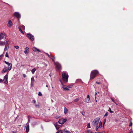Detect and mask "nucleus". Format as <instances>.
Wrapping results in <instances>:
<instances>
[{
  "mask_svg": "<svg viewBox=\"0 0 133 133\" xmlns=\"http://www.w3.org/2000/svg\"><path fill=\"white\" fill-rule=\"evenodd\" d=\"M62 76L63 80L65 83L67 82L68 81V75L65 72H63L62 74Z\"/></svg>",
  "mask_w": 133,
  "mask_h": 133,
  "instance_id": "f257e3e1",
  "label": "nucleus"
},
{
  "mask_svg": "<svg viewBox=\"0 0 133 133\" xmlns=\"http://www.w3.org/2000/svg\"><path fill=\"white\" fill-rule=\"evenodd\" d=\"M98 71L96 70H94L92 71L90 74V79H93L98 73Z\"/></svg>",
  "mask_w": 133,
  "mask_h": 133,
  "instance_id": "f03ea898",
  "label": "nucleus"
},
{
  "mask_svg": "<svg viewBox=\"0 0 133 133\" xmlns=\"http://www.w3.org/2000/svg\"><path fill=\"white\" fill-rule=\"evenodd\" d=\"M100 118H97L95 119L92 122L93 125L94 126L98 125V124L99 123Z\"/></svg>",
  "mask_w": 133,
  "mask_h": 133,
  "instance_id": "7ed1b4c3",
  "label": "nucleus"
},
{
  "mask_svg": "<svg viewBox=\"0 0 133 133\" xmlns=\"http://www.w3.org/2000/svg\"><path fill=\"white\" fill-rule=\"evenodd\" d=\"M54 63L56 70H60L61 69V66L60 64L57 62H54Z\"/></svg>",
  "mask_w": 133,
  "mask_h": 133,
  "instance_id": "20e7f679",
  "label": "nucleus"
},
{
  "mask_svg": "<svg viewBox=\"0 0 133 133\" xmlns=\"http://www.w3.org/2000/svg\"><path fill=\"white\" fill-rule=\"evenodd\" d=\"M27 36L28 38L29 39L32 41L34 40V37L30 33H28L27 34Z\"/></svg>",
  "mask_w": 133,
  "mask_h": 133,
  "instance_id": "39448f33",
  "label": "nucleus"
},
{
  "mask_svg": "<svg viewBox=\"0 0 133 133\" xmlns=\"http://www.w3.org/2000/svg\"><path fill=\"white\" fill-rule=\"evenodd\" d=\"M67 121L66 118L61 119L59 120L58 122L60 124H62L65 123Z\"/></svg>",
  "mask_w": 133,
  "mask_h": 133,
  "instance_id": "423d86ee",
  "label": "nucleus"
},
{
  "mask_svg": "<svg viewBox=\"0 0 133 133\" xmlns=\"http://www.w3.org/2000/svg\"><path fill=\"white\" fill-rule=\"evenodd\" d=\"M8 44V42L7 41H5L4 42L0 41V46H3L4 45H7Z\"/></svg>",
  "mask_w": 133,
  "mask_h": 133,
  "instance_id": "0eeeda50",
  "label": "nucleus"
},
{
  "mask_svg": "<svg viewBox=\"0 0 133 133\" xmlns=\"http://www.w3.org/2000/svg\"><path fill=\"white\" fill-rule=\"evenodd\" d=\"M8 74H6L5 76L4 77V79L3 81H4L5 83L7 84L8 83Z\"/></svg>",
  "mask_w": 133,
  "mask_h": 133,
  "instance_id": "6e6552de",
  "label": "nucleus"
},
{
  "mask_svg": "<svg viewBox=\"0 0 133 133\" xmlns=\"http://www.w3.org/2000/svg\"><path fill=\"white\" fill-rule=\"evenodd\" d=\"M14 16L18 18H19L21 17L20 14L19 13L17 12L14 13Z\"/></svg>",
  "mask_w": 133,
  "mask_h": 133,
  "instance_id": "1a4fd4ad",
  "label": "nucleus"
},
{
  "mask_svg": "<svg viewBox=\"0 0 133 133\" xmlns=\"http://www.w3.org/2000/svg\"><path fill=\"white\" fill-rule=\"evenodd\" d=\"M60 81L62 85L63 86L62 87V88L63 89V90L65 91V90H69V89L67 87H64V85H63V83L62 82V81H61V79H60Z\"/></svg>",
  "mask_w": 133,
  "mask_h": 133,
  "instance_id": "9d476101",
  "label": "nucleus"
},
{
  "mask_svg": "<svg viewBox=\"0 0 133 133\" xmlns=\"http://www.w3.org/2000/svg\"><path fill=\"white\" fill-rule=\"evenodd\" d=\"M85 101L87 103H89L90 101V96L89 95H88L87 96V98L85 99Z\"/></svg>",
  "mask_w": 133,
  "mask_h": 133,
  "instance_id": "9b49d317",
  "label": "nucleus"
},
{
  "mask_svg": "<svg viewBox=\"0 0 133 133\" xmlns=\"http://www.w3.org/2000/svg\"><path fill=\"white\" fill-rule=\"evenodd\" d=\"M5 36L4 34L2 33L0 34V40L2 39H5Z\"/></svg>",
  "mask_w": 133,
  "mask_h": 133,
  "instance_id": "f8f14e48",
  "label": "nucleus"
},
{
  "mask_svg": "<svg viewBox=\"0 0 133 133\" xmlns=\"http://www.w3.org/2000/svg\"><path fill=\"white\" fill-rule=\"evenodd\" d=\"M13 25L12 22L11 20L9 21L8 24H7V26L9 28L11 27Z\"/></svg>",
  "mask_w": 133,
  "mask_h": 133,
  "instance_id": "ddd939ff",
  "label": "nucleus"
},
{
  "mask_svg": "<svg viewBox=\"0 0 133 133\" xmlns=\"http://www.w3.org/2000/svg\"><path fill=\"white\" fill-rule=\"evenodd\" d=\"M35 81L34 77L33 76L32 77L31 79V87H32L34 86V83Z\"/></svg>",
  "mask_w": 133,
  "mask_h": 133,
  "instance_id": "4468645a",
  "label": "nucleus"
},
{
  "mask_svg": "<svg viewBox=\"0 0 133 133\" xmlns=\"http://www.w3.org/2000/svg\"><path fill=\"white\" fill-rule=\"evenodd\" d=\"M102 122L101 121H100L99 123V126L98 125L96 126V131H97V130L99 128V127L100 128L101 127L102 125Z\"/></svg>",
  "mask_w": 133,
  "mask_h": 133,
  "instance_id": "2eb2a0df",
  "label": "nucleus"
},
{
  "mask_svg": "<svg viewBox=\"0 0 133 133\" xmlns=\"http://www.w3.org/2000/svg\"><path fill=\"white\" fill-rule=\"evenodd\" d=\"M29 48L28 47H26L25 48V50L24 51L25 54H27L29 52Z\"/></svg>",
  "mask_w": 133,
  "mask_h": 133,
  "instance_id": "dca6fc26",
  "label": "nucleus"
},
{
  "mask_svg": "<svg viewBox=\"0 0 133 133\" xmlns=\"http://www.w3.org/2000/svg\"><path fill=\"white\" fill-rule=\"evenodd\" d=\"M32 50L34 51L35 52H36L37 51L39 52H40V50L39 49H38L35 47H34L33 48Z\"/></svg>",
  "mask_w": 133,
  "mask_h": 133,
  "instance_id": "f3484780",
  "label": "nucleus"
},
{
  "mask_svg": "<svg viewBox=\"0 0 133 133\" xmlns=\"http://www.w3.org/2000/svg\"><path fill=\"white\" fill-rule=\"evenodd\" d=\"M26 125H27L26 127V132H29V123H27L26 124Z\"/></svg>",
  "mask_w": 133,
  "mask_h": 133,
  "instance_id": "a211bd4d",
  "label": "nucleus"
},
{
  "mask_svg": "<svg viewBox=\"0 0 133 133\" xmlns=\"http://www.w3.org/2000/svg\"><path fill=\"white\" fill-rule=\"evenodd\" d=\"M12 67V64L11 63L8 66V70L10 71Z\"/></svg>",
  "mask_w": 133,
  "mask_h": 133,
  "instance_id": "6ab92c4d",
  "label": "nucleus"
},
{
  "mask_svg": "<svg viewBox=\"0 0 133 133\" xmlns=\"http://www.w3.org/2000/svg\"><path fill=\"white\" fill-rule=\"evenodd\" d=\"M9 48V45H6L5 46V48L4 49V51H6Z\"/></svg>",
  "mask_w": 133,
  "mask_h": 133,
  "instance_id": "aec40b11",
  "label": "nucleus"
},
{
  "mask_svg": "<svg viewBox=\"0 0 133 133\" xmlns=\"http://www.w3.org/2000/svg\"><path fill=\"white\" fill-rule=\"evenodd\" d=\"M7 71H8V70L5 67L3 69L2 71V73H5V72H7Z\"/></svg>",
  "mask_w": 133,
  "mask_h": 133,
  "instance_id": "412c9836",
  "label": "nucleus"
},
{
  "mask_svg": "<svg viewBox=\"0 0 133 133\" xmlns=\"http://www.w3.org/2000/svg\"><path fill=\"white\" fill-rule=\"evenodd\" d=\"M63 132H64V133H71L69 130H67L66 129H65L63 130Z\"/></svg>",
  "mask_w": 133,
  "mask_h": 133,
  "instance_id": "4be33fe9",
  "label": "nucleus"
},
{
  "mask_svg": "<svg viewBox=\"0 0 133 133\" xmlns=\"http://www.w3.org/2000/svg\"><path fill=\"white\" fill-rule=\"evenodd\" d=\"M68 112V110L66 108L64 107V113L65 114H66Z\"/></svg>",
  "mask_w": 133,
  "mask_h": 133,
  "instance_id": "5701e85b",
  "label": "nucleus"
},
{
  "mask_svg": "<svg viewBox=\"0 0 133 133\" xmlns=\"http://www.w3.org/2000/svg\"><path fill=\"white\" fill-rule=\"evenodd\" d=\"M36 69L35 68H34L33 69H32L31 70V72L32 73L34 74L35 73V72L36 71Z\"/></svg>",
  "mask_w": 133,
  "mask_h": 133,
  "instance_id": "b1692460",
  "label": "nucleus"
},
{
  "mask_svg": "<svg viewBox=\"0 0 133 133\" xmlns=\"http://www.w3.org/2000/svg\"><path fill=\"white\" fill-rule=\"evenodd\" d=\"M19 30L20 31V32L22 33H23V31H22V30L21 29V27L20 26H19Z\"/></svg>",
  "mask_w": 133,
  "mask_h": 133,
  "instance_id": "393cba45",
  "label": "nucleus"
},
{
  "mask_svg": "<svg viewBox=\"0 0 133 133\" xmlns=\"http://www.w3.org/2000/svg\"><path fill=\"white\" fill-rule=\"evenodd\" d=\"M21 28H22L24 30L25 28V27L23 25H21L20 26Z\"/></svg>",
  "mask_w": 133,
  "mask_h": 133,
  "instance_id": "a878e982",
  "label": "nucleus"
},
{
  "mask_svg": "<svg viewBox=\"0 0 133 133\" xmlns=\"http://www.w3.org/2000/svg\"><path fill=\"white\" fill-rule=\"evenodd\" d=\"M109 111L111 113H113L114 112L111 110V109L110 108H109Z\"/></svg>",
  "mask_w": 133,
  "mask_h": 133,
  "instance_id": "bb28decb",
  "label": "nucleus"
},
{
  "mask_svg": "<svg viewBox=\"0 0 133 133\" xmlns=\"http://www.w3.org/2000/svg\"><path fill=\"white\" fill-rule=\"evenodd\" d=\"M51 56L53 57V58H51V59L54 62V59H55V57L52 55H51Z\"/></svg>",
  "mask_w": 133,
  "mask_h": 133,
  "instance_id": "cd10ccee",
  "label": "nucleus"
},
{
  "mask_svg": "<svg viewBox=\"0 0 133 133\" xmlns=\"http://www.w3.org/2000/svg\"><path fill=\"white\" fill-rule=\"evenodd\" d=\"M79 100V99L78 98H76L74 100V101L75 102H77Z\"/></svg>",
  "mask_w": 133,
  "mask_h": 133,
  "instance_id": "c85d7f7f",
  "label": "nucleus"
},
{
  "mask_svg": "<svg viewBox=\"0 0 133 133\" xmlns=\"http://www.w3.org/2000/svg\"><path fill=\"white\" fill-rule=\"evenodd\" d=\"M56 133H62V132L61 130H59Z\"/></svg>",
  "mask_w": 133,
  "mask_h": 133,
  "instance_id": "c756f323",
  "label": "nucleus"
},
{
  "mask_svg": "<svg viewBox=\"0 0 133 133\" xmlns=\"http://www.w3.org/2000/svg\"><path fill=\"white\" fill-rule=\"evenodd\" d=\"M87 127L88 128H90L91 127H90V123H88V124Z\"/></svg>",
  "mask_w": 133,
  "mask_h": 133,
  "instance_id": "7c9ffc66",
  "label": "nucleus"
},
{
  "mask_svg": "<svg viewBox=\"0 0 133 133\" xmlns=\"http://www.w3.org/2000/svg\"><path fill=\"white\" fill-rule=\"evenodd\" d=\"M4 62L6 64H7L8 65H9V64H10L11 63H9V62H7V61H4Z\"/></svg>",
  "mask_w": 133,
  "mask_h": 133,
  "instance_id": "2f4dec72",
  "label": "nucleus"
},
{
  "mask_svg": "<svg viewBox=\"0 0 133 133\" xmlns=\"http://www.w3.org/2000/svg\"><path fill=\"white\" fill-rule=\"evenodd\" d=\"M38 95L39 96H42V94L40 92H39L38 94Z\"/></svg>",
  "mask_w": 133,
  "mask_h": 133,
  "instance_id": "473e14b6",
  "label": "nucleus"
},
{
  "mask_svg": "<svg viewBox=\"0 0 133 133\" xmlns=\"http://www.w3.org/2000/svg\"><path fill=\"white\" fill-rule=\"evenodd\" d=\"M14 47L16 49H18L19 48V47L18 46H14Z\"/></svg>",
  "mask_w": 133,
  "mask_h": 133,
  "instance_id": "72a5a7b5",
  "label": "nucleus"
},
{
  "mask_svg": "<svg viewBox=\"0 0 133 133\" xmlns=\"http://www.w3.org/2000/svg\"><path fill=\"white\" fill-rule=\"evenodd\" d=\"M88 133H92V132L90 130H88Z\"/></svg>",
  "mask_w": 133,
  "mask_h": 133,
  "instance_id": "f704fd0d",
  "label": "nucleus"
},
{
  "mask_svg": "<svg viewBox=\"0 0 133 133\" xmlns=\"http://www.w3.org/2000/svg\"><path fill=\"white\" fill-rule=\"evenodd\" d=\"M23 77L24 78H25L26 77V76L25 74H23Z\"/></svg>",
  "mask_w": 133,
  "mask_h": 133,
  "instance_id": "c9c22d12",
  "label": "nucleus"
},
{
  "mask_svg": "<svg viewBox=\"0 0 133 133\" xmlns=\"http://www.w3.org/2000/svg\"><path fill=\"white\" fill-rule=\"evenodd\" d=\"M5 56L6 57H9V56H8V54L7 53H6V55H5Z\"/></svg>",
  "mask_w": 133,
  "mask_h": 133,
  "instance_id": "e433bc0d",
  "label": "nucleus"
},
{
  "mask_svg": "<svg viewBox=\"0 0 133 133\" xmlns=\"http://www.w3.org/2000/svg\"><path fill=\"white\" fill-rule=\"evenodd\" d=\"M72 87V86L71 85H69L67 87L68 88H71Z\"/></svg>",
  "mask_w": 133,
  "mask_h": 133,
  "instance_id": "4c0bfd02",
  "label": "nucleus"
},
{
  "mask_svg": "<svg viewBox=\"0 0 133 133\" xmlns=\"http://www.w3.org/2000/svg\"><path fill=\"white\" fill-rule=\"evenodd\" d=\"M55 117L56 118L58 119V118H59V117L58 116H56Z\"/></svg>",
  "mask_w": 133,
  "mask_h": 133,
  "instance_id": "58836bf2",
  "label": "nucleus"
},
{
  "mask_svg": "<svg viewBox=\"0 0 133 133\" xmlns=\"http://www.w3.org/2000/svg\"><path fill=\"white\" fill-rule=\"evenodd\" d=\"M46 54L49 57V58H50V56H51V55H49V54L48 53H46Z\"/></svg>",
  "mask_w": 133,
  "mask_h": 133,
  "instance_id": "ea45409f",
  "label": "nucleus"
},
{
  "mask_svg": "<svg viewBox=\"0 0 133 133\" xmlns=\"http://www.w3.org/2000/svg\"><path fill=\"white\" fill-rule=\"evenodd\" d=\"M2 56H3L2 55H0V60H1V59Z\"/></svg>",
  "mask_w": 133,
  "mask_h": 133,
  "instance_id": "a19ab883",
  "label": "nucleus"
},
{
  "mask_svg": "<svg viewBox=\"0 0 133 133\" xmlns=\"http://www.w3.org/2000/svg\"><path fill=\"white\" fill-rule=\"evenodd\" d=\"M55 125V126L56 128V129L57 130L58 128H59L56 125Z\"/></svg>",
  "mask_w": 133,
  "mask_h": 133,
  "instance_id": "79ce46f5",
  "label": "nucleus"
},
{
  "mask_svg": "<svg viewBox=\"0 0 133 133\" xmlns=\"http://www.w3.org/2000/svg\"><path fill=\"white\" fill-rule=\"evenodd\" d=\"M96 83L98 84H101V83L99 82H96Z\"/></svg>",
  "mask_w": 133,
  "mask_h": 133,
  "instance_id": "37998d69",
  "label": "nucleus"
},
{
  "mask_svg": "<svg viewBox=\"0 0 133 133\" xmlns=\"http://www.w3.org/2000/svg\"><path fill=\"white\" fill-rule=\"evenodd\" d=\"M33 103L34 104H35L36 103V101L35 100H33Z\"/></svg>",
  "mask_w": 133,
  "mask_h": 133,
  "instance_id": "c03bdc74",
  "label": "nucleus"
},
{
  "mask_svg": "<svg viewBox=\"0 0 133 133\" xmlns=\"http://www.w3.org/2000/svg\"><path fill=\"white\" fill-rule=\"evenodd\" d=\"M108 115V113L107 112H106L104 116H106Z\"/></svg>",
  "mask_w": 133,
  "mask_h": 133,
  "instance_id": "a18cd8bd",
  "label": "nucleus"
},
{
  "mask_svg": "<svg viewBox=\"0 0 133 133\" xmlns=\"http://www.w3.org/2000/svg\"><path fill=\"white\" fill-rule=\"evenodd\" d=\"M97 94V93L96 92H95V99H96V95Z\"/></svg>",
  "mask_w": 133,
  "mask_h": 133,
  "instance_id": "49530a36",
  "label": "nucleus"
},
{
  "mask_svg": "<svg viewBox=\"0 0 133 133\" xmlns=\"http://www.w3.org/2000/svg\"><path fill=\"white\" fill-rule=\"evenodd\" d=\"M132 125V123L131 122L130 124L129 125V126H131Z\"/></svg>",
  "mask_w": 133,
  "mask_h": 133,
  "instance_id": "de8ad7c7",
  "label": "nucleus"
},
{
  "mask_svg": "<svg viewBox=\"0 0 133 133\" xmlns=\"http://www.w3.org/2000/svg\"><path fill=\"white\" fill-rule=\"evenodd\" d=\"M3 81V80L0 79V82H1Z\"/></svg>",
  "mask_w": 133,
  "mask_h": 133,
  "instance_id": "09e8293b",
  "label": "nucleus"
},
{
  "mask_svg": "<svg viewBox=\"0 0 133 133\" xmlns=\"http://www.w3.org/2000/svg\"><path fill=\"white\" fill-rule=\"evenodd\" d=\"M111 99L113 102H114V101L112 98Z\"/></svg>",
  "mask_w": 133,
  "mask_h": 133,
  "instance_id": "8fccbe9b",
  "label": "nucleus"
},
{
  "mask_svg": "<svg viewBox=\"0 0 133 133\" xmlns=\"http://www.w3.org/2000/svg\"><path fill=\"white\" fill-rule=\"evenodd\" d=\"M105 121H106V120ZM105 121L104 123L103 124V127L104 126V124H105Z\"/></svg>",
  "mask_w": 133,
  "mask_h": 133,
  "instance_id": "3c124183",
  "label": "nucleus"
},
{
  "mask_svg": "<svg viewBox=\"0 0 133 133\" xmlns=\"http://www.w3.org/2000/svg\"><path fill=\"white\" fill-rule=\"evenodd\" d=\"M115 103L117 105H118V104L117 103H116L115 102Z\"/></svg>",
  "mask_w": 133,
  "mask_h": 133,
  "instance_id": "603ef678",
  "label": "nucleus"
},
{
  "mask_svg": "<svg viewBox=\"0 0 133 133\" xmlns=\"http://www.w3.org/2000/svg\"><path fill=\"white\" fill-rule=\"evenodd\" d=\"M95 99V101H96V102H97V100L96 99Z\"/></svg>",
  "mask_w": 133,
  "mask_h": 133,
  "instance_id": "864d4df0",
  "label": "nucleus"
},
{
  "mask_svg": "<svg viewBox=\"0 0 133 133\" xmlns=\"http://www.w3.org/2000/svg\"><path fill=\"white\" fill-rule=\"evenodd\" d=\"M46 86L47 87H48V86H47V85H46Z\"/></svg>",
  "mask_w": 133,
  "mask_h": 133,
  "instance_id": "5fc2aeb1",
  "label": "nucleus"
},
{
  "mask_svg": "<svg viewBox=\"0 0 133 133\" xmlns=\"http://www.w3.org/2000/svg\"><path fill=\"white\" fill-rule=\"evenodd\" d=\"M46 66H47V64H46Z\"/></svg>",
  "mask_w": 133,
  "mask_h": 133,
  "instance_id": "6e6d98bb",
  "label": "nucleus"
},
{
  "mask_svg": "<svg viewBox=\"0 0 133 133\" xmlns=\"http://www.w3.org/2000/svg\"><path fill=\"white\" fill-rule=\"evenodd\" d=\"M13 133H15V132H13Z\"/></svg>",
  "mask_w": 133,
  "mask_h": 133,
  "instance_id": "4d7b16f0",
  "label": "nucleus"
},
{
  "mask_svg": "<svg viewBox=\"0 0 133 133\" xmlns=\"http://www.w3.org/2000/svg\"><path fill=\"white\" fill-rule=\"evenodd\" d=\"M83 114V115H83V114Z\"/></svg>",
  "mask_w": 133,
  "mask_h": 133,
  "instance_id": "13d9d810",
  "label": "nucleus"
}]
</instances>
